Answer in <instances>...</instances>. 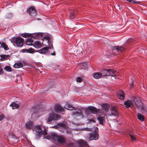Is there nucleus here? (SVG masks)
<instances>
[{"instance_id":"f257e3e1","label":"nucleus","mask_w":147,"mask_h":147,"mask_svg":"<svg viewBox=\"0 0 147 147\" xmlns=\"http://www.w3.org/2000/svg\"><path fill=\"white\" fill-rule=\"evenodd\" d=\"M44 138L50 140L52 142L57 141L61 144L64 143L66 141L65 138L62 136H58L56 133L53 132L50 133L45 137H44Z\"/></svg>"},{"instance_id":"f03ea898","label":"nucleus","mask_w":147,"mask_h":147,"mask_svg":"<svg viewBox=\"0 0 147 147\" xmlns=\"http://www.w3.org/2000/svg\"><path fill=\"white\" fill-rule=\"evenodd\" d=\"M102 75V77L105 76H111L114 77L115 79H119V76L117 75V72L116 71L111 69H105L103 70Z\"/></svg>"},{"instance_id":"7ed1b4c3","label":"nucleus","mask_w":147,"mask_h":147,"mask_svg":"<svg viewBox=\"0 0 147 147\" xmlns=\"http://www.w3.org/2000/svg\"><path fill=\"white\" fill-rule=\"evenodd\" d=\"M33 130L35 131V134L38 136H40L41 135L45 136L47 134L45 127L42 126H36Z\"/></svg>"},{"instance_id":"20e7f679","label":"nucleus","mask_w":147,"mask_h":147,"mask_svg":"<svg viewBox=\"0 0 147 147\" xmlns=\"http://www.w3.org/2000/svg\"><path fill=\"white\" fill-rule=\"evenodd\" d=\"M10 40L12 43H14L15 41L17 46L18 47H22L24 43L23 38L20 37H13Z\"/></svg>"},{"instance_id":"39448f33","label":"nucleus","mask_w":147,"mask_h":147,"mask_svg":"<svg viewBox=\"0 0 147 147\" xmlns=\"http://www.w3.org/2000/svg\"><path fill=\"white\" fill-rule=\"evenodd\" d=\"M60 118V117L59 115L55 114L53 111H51L49 113L47 123L50 124L53 120H57Z\"/></svg>"},{"instance_id":"423d86ee","label":"nucleus","mask_w":147,"mask_h":147,"mask_svg":"<svg viewBox=\"0 0 147 147\" xmlns=\"http://www.w3.org/2000/svg\"><path fill=\"white\" fill-rule=\"evenodd\" d=\"M92 132L89 134V139L90 140H97L98 138V128L96 127H94L92 129Z\"/></svg>"},{"instance_id":"0eeeda50","label":"nucleus","mask_w":147,"mask_h":147,"mask_svg":"<svg viewBox=\"0 0 147 147\" xmlns=\"http://www.w3.org/2000/svg\"><path fill=\"white\" fill-rule=\"evenodd\" d=\"M50 37L48 35L44 37L42 39V44L45 46H48L49 49L53 48V45L51 41H49Z\"/></svg>"},{"instance_id":"6e6552de","label":"nucleus","mask_w":147,"mask_h":147,"mask_svg":"<svg viewBox=\"0 0 147 147\" xmlns=\"http://www.w3.org/2000/svg\"><path fill=\"white\" fill-rule=\"evenodd\" d=\"M53 128L58 129L61 131L63 132L67 128L66 125L64 123H58L57 125L53 127Z\"/></svg>"},{"instance_id":"1a4fd4ad","label":"nucleus","mask_w":147,"mask_h":147,"mask_svg":"<svg viewBox=\"0 0 147 147\" xmlns=\"http://www.w3.org/2000/svg\"><path fill=\"white\" fill-rule=\"evenodd\" d=\"M54 110L55 112L59 113L61 112V113L63 114L62 112H64L65 110L59 104H56L55 105Z\"/></svg>"},{"instance_id":"9d476101","label":"nucleus","mask_w":147,"mask_h":147,"mask_svg":"<svg viewBox=\"0 0 147 147\" xmlns=\"http://www.w3.org/2000/svg\"><path fill=\"white\" fill-rule=\"evenodd\" d=\"M27 11L32 16H34L36 15V10L35 8L32 6L28 9Z\"/></svg>"},{"instance_id":"9b49d317","label":"nucleus","mask_w":147,"mask_h":147,"mask_svg":"<svg viewBox=\"0 0 147 147\" xmlns=\"http://www.w3.org/2000/svg\"><path fill=\"white\" fill-rule=\"evenodd\" d=\"M86 110H89L93 114H96L100 110V109H97L93 107H89L86 108Z\"/></svg>"},{"instance_id":"f8f14e48","label":"nucleus","mask_w":147,"mask_h":147,"mask_svg":"<svg viewBox=\"0 0 147 147\" xmlns=\"http://www.w3.org/2000/svg\"><path fill=\"white\" fill-rule=\"evenodd\" d=\"M72 115L79 117V119L83 118V115L82 112L79 111H75L72 113Z\"/></svg>"},{"instance_id":"ddd939ff","label":"nucleus","mask_w":147,"mask_h":147,"mask_svg":"<svg viewBox=\"0 0 147 147\" xmlns=\"http://www.w3.org/2000/svg\"><path fill=\"white\" fill-rule=\"evenodd\" d=\"M124 50V48L123 47L119 46H117L115 47H114L113 50V52H117L119 53L120 52H122Z\"/></svg>"},{"instance_id":"4468645a","label":"nucleus","mask_w":147,"mask_h":147,"mask_svg":"<svg viewBox=\"0 0 147 147\" xmlns=\"http://www.w3.org/2000/svg\"><path fill=\"white\" fill-rule=\"evenodd\" d=\"M77 143L81 147H89V146L87 143L82 140L78 141Z\"/></svg>"},{"instance_id":"2eb2a0df","label":"nucleus","mask_w":147,"mask_h":147,"mask_svg":"<svg viewBox=\"0 0 147 147\" xmlns=\"http://www.w3.org/2000/svg\"><path fill=\"white\" fill-rule=\"evenodd\" d=\"M43 33L41 32L35 33L32 35V37L35 39L41 38L43 36Z\"/></svg>"},{"instance_id":"dca6fc26","label":"nucleus","mask_w":147,"mask_h":147,"mask_svg":"<svg viewBox=\"0 0 147 147\" xmlns=\"http://www.w3.org/2000/svg\"><path fill=\"white\" fill-rule=\"evenodd\" d=\"M124 105L127 108L132 107L133 106V103L131 100H128L125 102Z\"/></svg>"},{"instance_id":"f3484780","label":"nucleus","mask_w":147,"mask_h":147,"mask_svg":"<svg viewBox=\"0 0 147 147\" xmlns=\"http://www.w3.org/2000/svg\"><path fill=\"white\" fill-rule=\"evenodd\" d=\"M33 126V122L29 121L25 124V127L27 129H30Z\"/></svg>"},{"instance_id":"a211bd4d","label":"nucleus","mask_w":147,"mask_h":147,"mask_svg":"<svg viewBox=\"0 0 147 147\" xmlns=\"http://www.w3.org/2000/svg\"><path fill=\"white\" fill-rule=\"evenodd\" d=\"M117 96L118 98L121 100H123L125 98L124 93L122 90L118 92Z\"/></svg>"},{"instance_id":"6ab92c4d","label":"nucleus","mask_w":147,"mask_h":147,"mask_svg":"<svg viewBox=\"0 0 147 147\" xmlns=\"http://www.w3.org/2000/svg\"><path fill=\"white\" fill-rule=\"evenodd\" d=\"M111 112L109 114L110 116H118V112L116 109H114L113 108H112L111 109Z\"/></svg>"},{"instance_id":"aec40b11","label":"nucleus","mask_w":147,"mask_h":147,"mask_svg":"<svg viewBox=\"0 0 147 147\" xmlns=\"http://www.w3.org/2000/svg\"><path fill=\"white\" fill-rule=\"evenodd\" d=\"M48 51V50L47 47H45L42 49L39 50L38 52L42 54H45L47 53Z\"/></svg>"},{"instance_id":"412c9836","label":"nucleus","mask_w":147,"mask_h":147,"mask_svg":"<svg viewBox=\"0 0 147 147\" xmlns=\"http://www.w3.org/2000/svg\"><path fill=\"white\" fill-rule=\"evenodd\" d=\"M94 78L96 79H98L101 77H102V75L100 72H96L94 73L93 75Z\"/></svg>"},{"instance_id":"4be33fe9","label":"nucleus","mask_w":147,"mask_h":147,"mask_svg":"<svg viewBox=\"0 0 147 147\" xmlns=\"http://www.w3.org/2000/svg\"><path fill=\"white\" fill-rule=\"evenodd\" d=\"M97 119L100 124L102 125L104 124L105 123V116H104V117L99 116L97 118Z\"/></svg>"},{"instance_id":"5701e85b","label":"nucleus","mask_w":147,"mask_h":147,"mask_svg":"<svg viewBox=\"0 0 147 147\" xmlns=\"http://www.w3.org/2000/svg\"><path fill=\"white\" fill-rule=\"evenodd\" d=\"M101 106L103 110H104L106 111H108L110 107L108 104L106 103L103 104Z\"/></svg>"},{"instance_id":"b1692460","label":"nucleus","mask_w":147,"mask_h":147,"mask_svg":"<svg viewBox=\"0 0 147 147\" xmlns=\"http://www.w3.org/2000/svg\"><path fill=\"white\" fill-rule=\"evenodd\" d=\"M79 65L82 69H86L88 68L87 63L86 62L80 63Z\"/></svg>"},{"instance_id":"393cba45","label":"nucleus","mask_w":147,"mask_h":147,"mask_svg":"<svg viewBox=\"0 0 147 147\" xmlns=\"http://www.w3.org/2000/svg\"><path fill=\"white\" fill-rule=\"evenodd\" d=\"M64 107L67 109L70 110H73L75 109L74 107L68 103H65Z\"/></svg>"},{"instance_id":"a878e982","label":"nucleus","mask_w":147,"mask_h":147,"mask_svg":"<svg viewBox=\"0 0 147 147\" xmlns=\"http://www.w3.org/2000/svg\"><path fill=\"white\" fill-rule=\"evenodd\" d=\"M41 43L38 41L35 42L34 45V47L38 49L41 46Z\"/></svg>"},{"instance_id":"bb28decb","label":"nucleus","mask_w":147,"mask_h":147,"mask_svg":"<svg viewBox=\"0 0 147 147\" xmlns=\"http://www.w3.org/2000/svg\"><path fill=\"white\" fill-rule=\"evenodd\" d=\"M33 40L31 38H28L26 39V43L27 45H32V44Z\"/></svg>"},{"instance_id":"cd10ccee","label":"nucleus","mask_w":147,"mask_h":147,"mask_svg":"<svg viewBox=\"0 0 147 147\" xmlns=\"http://www.w3.org/2000/svg\"><path fill=\"white\" fill-rule=\"evenodd\" d=\"M23 66L22 63L20 62L14 64L13 65V67L14 68H18L22 67Z\"/></svg>"},{"instance_id":"c85d7f7f","label":"nucleus","mask_w":147,"mask_h":147,"mask_svg":"<svg viewBox=\"0 0 147 147\" xmlns=\"http://www.w3.org/2000/svg\"><path fill=\"white\" fill-rule=\"evenodd\" d=\"M138 118L141 121H143L144 119V117L141 114L138 113L137 114Z\"/></svg>"},{"instance_id":"c756f323","label":"nucleus","mask_w":147,"mask_h":147,"mask_svg":"<svg viewBox=\"0 0 147 147\" xmlns=\"http://www.w3.org/2000/svg\"><path fill=\"white\" fill-rule=\"evenodd\" d=\"M10 106L12 107V109H15L18 108L19 105L18 104H16L15 102H13L10 105Z\"/></svg>"},{"instance_id":"7c9ffc66","label":"nucleus","mask_w":147,"mask_h":147,"mask_svg":"<svg viewBox=\"0 0 147 147\" xmlns=\"http://www.w3.org/2000/svg\"><path fill=\"white\" fill-rule=\"evenodd\" d=\"M0 46H1L2 48H3L5 50H7L9 49L5 43H1Z\"/></svg>"},{"instance_id":"2f4dec72","label":"nucleus","mask_w":147,"mask_h":147,"mask_svg":"<svg viewBox=\"0 0 147 147\" xmlns=\"http://www.w3.org/2000/svg\"><path fill=\"white\" fill-rule=\"evenodd\" d=\"M133 100L137 106H139L140 105L139 103H140V102L139 101L137 100L136 98H134Z\"/></svg>"},{"instance_id":"473e14b6","label":"nucleus","mask_w":147,"mask_h":147,"mask_svg":"<svg viewBox=\"0 0 147 147\" xmlns=\"http://www.w3.org/2000/svg\"><path fill=\"white\" fill-rule=\"evenodd\" d=\"M141 110L142 113H143L147 112V108L145 106H142Z\"/></svg>"},{"instance_id":"72a5a7b5","label":"nucleus","mask_w":147,"mask_h":147,"mask_svg":"<svg viewBox=\"0 0 147 147\" xmlns=\"http://www.w3.org/2000/svg\"><path fill=\"white\" fill-rule=\"evenodd\" d=\"M32 35L28 33H24L22 34L21 35L23 37L26 38L27 37L32 36Z\"/></svg>"},{"instance_id":"f704fd0d","label":"nucleus","mask_w":147,"mask_h":147,"mask_svg":"<svg viewBox=\"0 0 147 147\" xmlns=\"http://www.w3.org/2000/svg\"><path fill=\"white\" fill-rule=\"evenodd\" d=\"M5 70L9 72L11 71V68L9 66H6L4 68Z\"/></svg>"},{"instance_id":"c9c22d12","label":"nucleus","mask_w":147,"mask_h":147,"mask_svg":"<svg viewBox=\"0 0 147 147\" xmlns=\"http://www.w3.org/2000/svg\"><path fill=\"white\" fill-rule=\"evenodd\" d=\"M92 128L86 127V128H83L82 129L84 130L85 131H91V132H92Z\"/></svg>"},{"instance_id":"e433bc0d","label":"nucleus","mask_w":147,"mask_h":147,"mask_svg":"<svg viewBox=\"0 0 147 147\" xmlns=\"http://www.w3.org/2000/svg\"><path fill=\"white\" fill-rule=\"evenodd\" d=\"M1 56L2 57V61L5 60L8 58V56L7 55H4Z\"/></svg>"},{"instance_id":"4c0bfd02","label":"nucleus","mask_w":147,"mask_h":147,"mask_svg":"<svg viewBox=\"0 0 147 147\" xmlns=\"http://www.w3.org/2000/svg\"><path fill=\"white\" fill-rule=\"evenodd\" d=\"M27 53H34V50L33 49L31 48H30L27 49Z\"/></svg>"},{"instance_id":"58836bf2","label":"nucleus","mask_w":147,"mask_h":147,"mask_svg":"<svg viewBox=\"0 0 147 147\" xmlns=\"http://www.w3.org/2000/svg\"><path fill=\"white\" fill-rule=\"evenodd\" d=\"M75 14L73 13H71L69 15V18L71 19H73L75 16Z\"/></svg>"},{"instance_id":"ea45409f","label":"nucleus","mask_w":147,"mask_h":147,"mask_svg":"<svg viewBox=\"0 0 147 147\" xmlns=\"http://www.w3.org/2000/svg\"><path fill=\"white\" fill-rule=\"evenodd\" d=\"M4 72L3 70V69L2 68V66L0 64V75H2L3 74Z\"/></svg>"},{"instance_id":"a19ab883","label":"nucleus","mask_w":147,"mask_h":147,"mask_svg":"<svg viewBox=\"0 0 147 147\" xmlns=\"http://www.w3.org/2000/svg\"><path fill=\"white\" fill-rule=\"evenodd\" d=\"M76 81L77 82L80 83L82 81V79L80 77H78L76 79Z\"/></svg>"},{"instance_id":"79ce46f5","label":"nucleus","mask_w":147,"mask_h":147,"mask_svg":"<svg viewBox=\"0 0 147 147\" xmlns=\"http://www.w3.org/2000/svg\"><path fill=\"white\" fill-rule=\"evenodd\" d=\"M38 112H37L36 111L34 112V113H33L32 115V117H34V116L35 115L36 116V117L38 116Z\"/></svg>"},{"instance_id":"37998d69","label":"nucleus","mask_w":147,"mask_h":147,"mask_svg":"<svg viewBox=\"0 0 147 147\" xmlns=\"http://www.w3.org/2000/svg\"><path fill=\"white\" fill-rule=\"evenodd\" d=\"M94 123V121L93 119H91L88 120V123Z\"/></svg>"},{"instance_id":"c03bdc74","label":"nucleus","mask_w":147,"mask_h":147,"mask_svg":"<svg viewBox=\"0 0 147 147\" xmlns=\"http://www.w3.org/2000/svg\"><path fill=\"white\" fill-rule=\"evenodd\" d=\"M68 146L69 147H75L74 144L73 143H70L68 144Z\"/></svg>"},{"instance_id":"a18cd8bd","label":"nucleus","mask_w":147,"mask_h":147,"mask_svg":"<svg viewBox=\"0 0 147 147\" xmlns=\"http://www.w3.org/2000/svg\"><path fill=\"white\" fill-rule=\"evenodd\" d=\"M5 118V116L3 115H0V121L3 120Z\"/></svg>"},{"instance_id":"49530a36","label":"nucleus","mask_w":147,"mask_h":147,"mask_svg":"<svg viewBox=\"0 0 147 147\" xmlns=\"http://www.w3.org/2000/svg\"><path fill=\"white\" fill-rule=\"evenodd\" d=\"M134 87V82L132 81L131 82L130 84V87L131 88H132Z\"/></svg>"},{"instance_id":"de8ad7c7","label":"nucleus","mask_w":147,"mask_h":147,"mask_svg":"<svg viewBox=\"0 0 147 147\" xmlns=\"http://www.w3.org/2000/svg\"><path fill=\"white\" fill-rule=\"evenodd\" d=\"M21 52H22L24 53H27V49H22V50L21 51Z\"/></svg>"},{"instance_id":"09e8293b","label":"nucleus","mask_w":147,"mask_h":147,"mask_svg":"<svg viewBox=\"0 0 147 147\" xmlns=\"http://www.w3.org/2000/svg\"><path fill=\"white\" fill-rule=\"evenodd\" d=\"M134 39L133 38H129L127 42H131L134 40Z\"/></svg>"},{"instance_id":"8fccbe9b","label":"nucleus","mask_w":147,"mask_h":147,"mask_svg":"<svg viewBox=\"0 0 147 147\" xmlns=\"http://www.w3.org/2000/svg\"><path fill=\"white\" fill-rule=\"evenodd\" d=\"M127 1H128L130 3H136V2L134 1H133L132 0H126Z\"/></svg>"},{"instance_id":"3c124183","label":"nucleus","mask_w":147,"mask_h":147,"mask_svg":"<svg viewBox=\"0 0 147 147\" xmlns=\"http://www.w3.org/2000/svg\"><path fill=\"white\" fill-rule=\"evenodd\" d=\"M130 136L131 137V138L132 140H136V138L134 136L131 135H130Z\"/></svg>"},{"instance_id":"603ef678","label":"nucleus","mask_w":147,"mask_h":147,"mask_svg":"<svg viewBox=\"0 0 147 147\" xmlns=\"http://www.w3.org/2000/svg\"><path fill=\"white\" fill-rule=\"evenodd\" d=\"M51 55H55V51H54V52L53 53H51Z\"/></svg>"},{"instance_id":"864d4df0","label":"nucleus","mask_w":147,"mask_h":147,"mask_svg":"<svg viewBox=\"0 0 147 147\" xmlns=\"http://www.w3.org/2000/svg\"><path fill=\"white\" fill-rule=\"evenodd\" d=\"M71 132L70 131H66V133H67V134H70V133H71Z\"/></svg>"},{"instance_id":"5fc2aeb1","label":"nucleus","mask_w":147,"mask_h":147,"mask_svg":"<svg viewBox=\"0 0 147 147\" xmlns=\"http://www.w3.org/2000/svg\"><path fill=\"white\" fill-rule=\"evenodd\" d=\"M0 60L2 61V57L1 56H0Z\"/></svg>"}]
</instances>
